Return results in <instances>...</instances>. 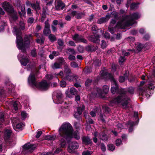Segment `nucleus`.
<instances>
[{"label":"nucleus","mask_w":155,"mask_h":155,"mask_svg":"<svg viewBox=\"0 0 155 155\" xmlns=\"http://www.w3.org/2000/svg\"><path fill=\"white\" fill-rule=\"evenodd\" d=\"M31 7L36 12L41 9L40 3L37 1L35 3L31 4Z\"/></svg>","instance_id":"obj_22"},{"label":"nucleus","mask_w":155,"mask_h":155,"mask_svg":"<svg viewBox=\"0 0 155 155\" xmlns=\"http://www.w3.org/2000/svg\"><path fill=\"white\" fill-rule=\"evenodd\" d=\"M97 47H95L92 45H88L86 47V50L88 52H92L97 50Z\"/></svg>","instance_id":"obj_23"},{"label":"nucleus","mask_w":155,"mask_h":155,"mask_svg":"<svg viewBox=\"0 0 155 155\" xmlns=\"http://www.w3.org/2000/svg\"><path fill=\"white\" fill-rule=\"evenodd\" d=\"M73 16H75L77 19H81L82 18V16L84 15V14L82 12H77L75 11H73L70 14Z\"/></svg>","instance_id":"obj_20"},{"label":"nucleus","mask_w":155,"mask_h":155,"mask_svg":"<svg viewBox=\"0 0 155 155\" xmlns=\"http://www.w3.org/2000/svg\"><path fill=\"white\" fill-rule=\"evenodd\" d=\"M32 37L31 34L26 35L24 39H16V43L18 48L21 50V51L25 53L26 52V48H28L30 45V38Z\"/></svg>","instance_id":"obj_5"},{"label":"nucleus","mask_w":155,"mask_h":155,"mask_svg":"<svg viewBox=\"0 0 155 155\" xmlns=\"http://www.w3.org/2000/svg\"><path fill=\"white\" fill-rule=\"evenodd\" d=\"M2 7L9 14L13 13L15 12L13 7L9 2L5 1L2 4Z\"/></svg>","instance_id":"obj_9"},{"label":"nucleus","mask_w":155,"mask_h":155,"mask_svg":"<svg viewBox=\"0 0 155 155\" xmlns=\"http://www.w3.org/2000/svg\"><path fill=\"white\" fill-rule=\"evenodd\" d=\"M29 60L28 58L27 57H24L21 58L20 61V62L21 64L24 66H26L27 64L29 62Z\"/></svg>","instance_id":"obj_27"},{"label":"nucleus","mask_w":155,"mask_h":155,"mask_svg":"<svg viewBox=\"0 0 155 155\" xmlns=\"http://www.w3.org/2000/svg\"><path fill=\"white\" fill-rule=\"evenodd\" d=\"M24 125L23 123H20L16 125L15 128L14 129L17 131H21L23 130V127Z\"/></svg>","instance_id":"obj_26"},{"label":"nucleus","mask_w":155,"mask_h":155,"mask_svg":"<svg viewBox=\"0 0 155 155\" xmlns=\"http://www.w3.org/2000/svg\"><path fill=\"white\" fill-rule=\"evenodd\" d=\"M91 152L89 151H84L83 152L82 155H91L92 154Z\"/></svg>","instance_id":"obj_64"},{"label":"nucleus","mask_w":155,"mask_h":155,"mask_svg":"<svg viewBox=\"0 0 155 155\" xmlns=\"http://www.w3.org/2000/svg\"><path fill=\"white\" fill-rule=\"evenodd\" d=\"M82 35H79L78 34H75L72 36V39L76 43L79 42V41Z\"/></svg>","instance_id":"obj_28"},{"label":"nucleus","mask_w":155,"mask_h":155,"mask_svg":"<svg viewBox=\"0 0 155 155\" xmlns=\"http://www.w3.org/2000/svg\"><path fill=\"white\" fill-rule=\"evenodd\" d=\"M68 144V150L70 153H71L73 150H74L78 148V143L77 142H71V141L69 143H67Z\"/></svg>","instance_id":"obj_14"},{"label":"nucleus","mask_w":155,"mask_h":155,"mask_svg":"<svg viewBox=\"0 0 155 155\" xmlns=\"http://www.w3.org/2000/svg\"><path fill=\"white\" fill-rule=\"evenodd\" d=\"M52 98L54 103L57 104H61L64 101L63 95L59 90L54 91Z\"/></svg>","instance_id":"obj_6"},{"label":"nucleus","mask_w":155,"mask_h":155,"mask_svg":"<svg viewBox=\"0 0 155 155\" xmlns=\"http://www.w3.org/2000/svg\"><path fill=\"white\" fill-rule=\"evenodd\" d=\"M99 138L102 140L107 141L108 139V136L105 133L104 131L99 134Z\"/></svg>","instance_id":"obj_24"},{"label":"nucleus","mask_w":155,"mask_h":155,"mask_svg":"<svg viewBox=\"0 0 155 155\" xmlns=\"http://www.w3.org/2000/svg\"><path fill=\"white\" fill-rule=\"evenodd\" d=\"M107 148L109 150L113 151L115 149V147L112 144H109L107 145Z\"/></svg>","instance_id":"obj_38"},{"label":"nucleus","mask_w":155,"mask_h":155,"mask_svg":"<svg viewBox=\"0 0 155 155\" xmlns=\"http://www.w3.org/2000/svg\"><path fill=\"white\" fill-rule=\"evenodd\" d=\"M115 144L117 146H119L122 143V140L120 139H117L115 141Z\"/></svg>","instance_id":"obj_53"},{"label":"nucleus","mask_w":155,"mask_h":155,"mask_svg":"<svg viewBox=\"0 0 155 155\" xmlns=\"http://www.w3.org/2000/svg\"><path fill=\"white\" fill-rule=\"evenodd\" d=\"M36 87L41 91H46L49 88V84L46 80H43L38 83Z\"/></svg>","instance_id":"obj_8"},{"label":"nucleus","mask_w":155,"mask_h":155,"mask_svg":"<svg viewBox=\"0 0 155 155\" xmlns=\"http://www.w3.org/2000/svg\"><path fill=\"white\" fill-rule=\"evenodd\" d=\"M102 108L105 112L109 113L111 111L109 107L107 106H103Z\"/></svg>","instance_id":"obj_50"},{"label":"nucleus","mask_w":155,"mask_h":155,"mask_svg":"<svg viewBox=\"0 0 155 155\" xmlns=\"http://www.w3.org/2000/svg\"><path fill=\"white\" fill-rule=\"evenodd\" d=\"M35 147L36 146L35 145L30 143L25 144L23 146V148L24 150L29 151L30 153H32Z\"/></svg>","instance_id":"obj_12"},{"label":"nucleus","mask_w":155,"mask_h":155,"mask_svg":"<svg viewBox=\"0 0 155 155\" xmlns=\"http://www.w3.org/2000/svg\"><path fill=\"white\" fill-rule=\"evenodd\" d=\"M91 30L93 31V34H98L97 33L100 31L101 32L102 30H100L99 29H98L97 26L95 25H94L92 26L91 28Z\"/></svg>","instance_id":"obj_30"},{"label":"nucleus","mask_w":155,"mask_h":155,"mask_svg":"<svg viewBox=\"0 0 155 155\" xmlns=\"http://www.w3.org/2000/svg\"><path fill=\"white\" fill-rule=\"evenodd\" d=\"M127 91V92L130 94H132L134 93V90L132 87H130L128 89L127 91Z\"/></svg>","instance_id":"obj_51"},{"label":"nucleus","mask_w":155,"mask_h":155,"mask_svg":"<svg viewBox=\"0 0 155 155\" xmlns=\"http://www.w3.org/2000/svg\"><path fill=\"white\" fill-rule=\"evenodd\" d=\"M56 138L55 135H46L45 137V140L50 141H53Z\"/></svg>","instance_id":"obj_31"},{"label":"nucleus","mask_w":155,"mask_h":155,"mask_svg":"<svg viewBox=\"0 0 155 155\" xmlns=\"http://www.w3.org/2000/svg\"><path fill=\"white\" fill-rule=\"evenodd\" d=\"M31 54L33 57H36L37 56V53L35 50H32L31 51Z\"/></svg>","instance_id":"obj_61"},{"label":"nucleus","mask_w":155,"mask_h":155,"mask_svg":"<svg viewBox=\"0 0 155 155\" xmlns=\"http://www.w3.org/2000/svg\"><path fill=\"white\" fill-rule=\"evenodd\" d=\"M64 72L65 75L69 74L71 73V71L68 67H65L64 69Z\"/></svg>","instance_id":"obj_36"},{"label":"nucleus","mask_w":155,"mask_h":155,"mask_svg":"<svg viewBox=\"0 0 155 155\" xmlns=\"http://www.w3.org/2000/svg\"><path fill=\"white\" fill-rule=\"evenodd\" d=\"M29 85L33 87H35L38 83L36 80L35 75L32 73L30 74L28 78Z\"/></svg>","instance_id":"obj_10"},{"label":"nucleus","mask_w":155,"mask_h":155,"mask_svg":"<svg viewBox=\"0 0 155 155\" xmlns=\"http://www.w3.org/2000/svg\"><path fill=\"white\" fill-rule=\"evenodd\" d=\"M56 1H57L55 5V9L57 11L63 10L65 7V4L62 1H57V0L55 1V2Z\"/></svg>","instance_id":"obj_13"},{"label":"nucleus","mask_w":155,"mask_h":155,"mask_svg":"<svg viewBox=\"0 0 155 155\" xmlns=\"http://www.w3.org/2000/svg\"><path fill=\"white\" fill-rule=\"evenodd\" d=\"M18 104L17 102L16 101H15L14 103H13V106L14 108V109L15 111L18 110Z\"/></svg>","instance_id":"obj_54"},{"label":"nucleus","mask_w":155,"mask_h":155,"mask_svg":"<svg viewBox=\"0 0 155 155\" xmlns=\"http://www.w3.org/2000/svg\"><path fill=\"white\" fill-rule=\"evenodd\" d=\"M104 37L107 39H109L110 38V34L108 32H105Z\"/></svg>","instance_id":"obj_59"},{"label":"nucleus","mask_w":155,"mask_h":155,"mask_svg":"<svg viewBox=\"0 0 155 155\" xmlns=\"http://www.w3.org/2000/svg\"><path fill=\"white\" fill-rule=\"evenodd\" d=\"M100 148L101 150L103 152H105L106 151V147L104 143H100Z\"/></svg>","instance_id":"obj_46"},{"label":"nucleus","mask_w":155,"mask_h":155,"mask_svg":"<svg viewBox=\"0 0 155 155\" xmlns=\"http://www.w3.org/2000/svg\"><path fill=\"white\" fill-rule=\"evenodd\" d=\"M109 91V87L106 85L104 86L103 87V91L102 89L100 88H98L97 89V93L100 96H101L102 95V91H103V92L105 94H107L108 92Z\"/></svg>","instance_id":"obj_19"},{"label":"nucleus","mask_w":155,"mask_h":155,"mask_svg":"<svg viewBox=\"0 0 155 155\" xmlns=\"http://www.w3.org/2000/svg\"><path fill=\"white\" fill-rule=\"evenodd\" d=\"M61 65L60 64L57 62H55L52 66V68L54 69H58L60 68Z\"/></svg>","instance_id":"obj_47"},{"label":"nucleus","mask_w":155,"mask_h":155,"mask_svg":"<svg viewBox=\"0 0 155 155\" xmlns=\"http://www.w3.org/2000/svg\"><path fill=\"white\" fill-rule=\"evenodd\" d=\"M63 138L59 140V144L61 147L64 148L65 147L67 142V140L65 138Z\"/></svg>","instance_id":"obj_25"},{"label":"nucleus","mask_w":155,"mask_h":155,"mask_svg":"<svg viewBox=\"0 0 155 155\" xmlns=\"http://www.w3.org/2000/svg\"><path fill=\"white\" fill-rule=\"evenodd\" d=\"M21 10L23 16L26 15L25 6L24 5H22L21 6Z\"/></svg>","instance_id":"obj_40"},{"label":"nucleus","mask_w":155,"mask_h":155,"mask_svg":"<svg viewBox=\"0 0 155 155\" xmlns=\"http://www.w3.org/2000/svg\"><path fill=\"white\" fill-rule=\"evenodd\" d=\"M21 117L22 120H25L27 117V113L24 111H23L21 113Z\"/></svg>","instance_id":"obj_42"},{"label":"nucleus","mask_w":155,"mask_h":155,"mask_svg":"<svg viewBox=\"0 0 155 155\" xmlns=\"http://www.w3.org/2000/svg\"><path fill=\"white\" fill-rule=\"evenodd\" d=\"M27 13L28 16H31L33 14L32 12H31V9L30 8H28Z\"/></svg>","instance_id":"obj_63"},{"label":"nucleus","mask_w":155,"mask_h":155,"mask_svg":"<svg viewBox=\"0 0 155 155\" xmlns=\"http://www.w3.org/2000/svg\"><path fill=\"white\" fill-rule=\"evenodd\" d=\"M150 38V36L148 33L146 34L143 37V39L145 41H147L149 40Z\"/></svg>","instance_id":"obj_43"},{"label":"nucleus","mask_w":155,"mask_h":155,"mask_svg":"<svg viewBox=\"0 0 155 155\" xmlns=\"http://www.w3.org/2000/svg\"><path fill=\"white\" fill-rule=\"evenodd\" d=\"M17 13L16 12H15L9 15V16L12 18L13 20L15 21L18 18L17 15Z\"/></svg>","instance_id":"obj_29"},{"label":"nucleus","mask_w":155,"mask_h":155,"mask_svg":"<svg viewBox=\"0 0 155 155\" xmlns=\"http://www.w3.org/2000/svg\"><path fill=\"white\" fill-rule=\"evenodd\" d=\"M84 73L86 74H88L91 73V70L90 68L88 67H87L86 68L84 69Z\"/></svg>","instance_id":"obj_62"},{"label":"nucleus","mask_w":155,"mask_h":155,"mask_svg":"<svg viewBox=\"0 0 155 155\" xmlns=\"http://www.w3.org/2000/svg\"><path fill=\"white\" fill-rule=\"evenodd\" d=\"M101 48L103 49H104L106 48L107 45L105 41L104 40L101 41Z\"/></svg>","instance_id":"obj_52"},{"label":"nucleus","mask_w":155,"mask_h":155,"mask_svg":"<svg viewBox=\"0 0 155 155\" xmlns=\"http://www.w3.org/2000/svg\"><path fill=\"white\" fill-rule=\"evenodd\" d=\"M12 133V130H10L7 129L6 130L5 133V136L7 139L10 138L11 134Z\"/></svg>","instance_id":"obj_32"},{"label":"nucleus","mask_w":155,"mask_h":155,"mask_svg":"<svg viewBox=\"0 0 155 155\" xmlns=\"http://www.w3.org/2000/svg\"><path fill=\"white\" fill-rule=\"evenodd\" d=\"M25 29V26L24 25H20L18 27L15 26L14 27L13 30L15 33L16 39H23L21 37V31L24 30Z\"/></svg>","instance_id":"obj_7"},{"label":"nucleus","mask_w":155,"mask_h":155,"mask_svg":"<svg viewBox=\"0 0 155 155\" xmlns=\"http://www.w3.org/2000/svg\"><path fill=\"white\" fill-rule=\"evenodd\" d=\"M100 119L102 123H106V122L103 117L102 113H100Z\"/></svg>","instance_id":"obj_57"},{"label":"nucleus","mask_w":155,"mask_h":155,"mask_svg":"<svg viewBox=\"0 0 155 155\" xmlns=\"http://www.w3.org/2000/svg\"><path fill=\"white\" fill-rule=\"evenodd\" d=\"M126 127L129 128V133H131L134 130V127L135 125V123L134 122L129 120L125 124Z\"/></svg>","instance_id":"obj_17"},{"label":"nucleus","mask_w":155,"mask_h":155,"mask_svg":"<svg viewBox=\"0 0 155 155\" xmlns=\"http://www.w3.org/2000/svg\"><path fill=\"white\" fill-rule=\"evenodd\" d=\"M144 45L141 43H139L136 47V49L138 52H140L143 48Z\"/></svg>","instance_id":"obj_33"},{"label":"nucleus","mask_w":155,"mask_h":155,"mask_svg":"<svg viewBox=\"0 0 155 155\" xmlns=\"http://www.w3.org/2000/svg\"><path fill=\"white\" fill-rule=\"evenodd\" d=\"M78 78V77L77 75L74 74L71 75L69 74L65 75L64 77V79L67 80L69 82H77Z\"/></svg>","instance_id":"obj_15"},{"label":"nucleus","mask_w":155,"mask_h":155,"mask_svg":"<svg viewBox=\"0 0 155 155\" xmlns=\"http://www.w3.org/2000/svg\"><path fill=\"white\" fill-rule=\"evenodd\" d=\"M71 66L74 68H77L78 67V64L74 61H72L71 62Z\"/></svg>","instance_id":"obj_58"},{"label":"nucleus","mask_w":155,"mask_h":155,"mask_svg":"<svg viewBox=\"0 0 155 155\" xmlns=\"http://www.w3.org/2000/svg\"><path fill=\"white\" fill-rule=\"evenodd\" d=\"M110 16L109 14H108V15H106L105 17L100 18L97 21V23L99 24H102L107 22L110 19Z\"/></svg>","instance_id":"obj_18"},{"label":"nucleus","mask_w":155,"mask_h":155,"mask_svg":"<svg viewBox=\"0 0 155 155\" xmlns=\"http://www.w3.org/2000/svg\"><path fill=\"white\" fill-rule=\"evenodd\" d=\"M100 36L101 35L99 34L91 35L89 37V40L94 43L99 44L100 42L99 39Z\"/></svg>","instance_id":"obj_11"},{"label":"nucleus","mask_w":155,"mask_h":155,"mask_svg":"<svg viewBox=\"0 0 155 155\" xmlns=\"http://www.w3.org/2000/svg\"><path fill=\"white\" fill-rule=\"evenodd\" d=\"M49 20L47 19L45 22V27L46 28H50V25L48 23Z\"/></svg>","instance_id":"obj_60"},{"label":"nucleus","mask_w":155,"mask_h":155,"mask_svg":"<svg viewBox=\"0 0 155 155\" xmlns=\"http://www.w3.org/2000/svg\"><path fill=\"white\" fill-rule=\"evenodd\" d=\"M94 63L95 66L99 67L101 65V61L98 58H96L94 61Z\"/></svg>","instance_id":"obj_39"},{"label":"nucleus","mask_w":155,"mask_h":155,"mask_svg":"<svg viewBox=\"0 0 155 155\" xmlns=\"http://www.w3.org/2000/svg\"><path fill=\"white\" fill-rule=\"evenodd\" d=\"M116 28H117H117H115V26L114 27L111 28H110L109 27L108 28L109 31L112 34H114V29Z\"/></svg>","instance_id":"obj_56"},{"label":"nucleus","mask_w":155,"mask_h":155,"mask_svg":"<svg viewBox=\"0 0 155 155\" xmlns=\"http://www.w3.org/2000/svg\"><path fill=\"white\" fill-rule=\"evenodd\" d=\"M111 87L110 91L112 93L114 94L116 92L119 94L116 97L114 98L112 100V103H121L122 106L125 107V108H127L128 107V101L130 99L129 97L126 96L127 91L123 88L119 89L118 85H115Z\"/></svg>","instance_id":"obj_2"},{"label":"nucleus","mask_w":155,"mask_h":155,"mask_svg":"<svg viewBox=\"0 0 155 155\" xmlns=\"http://www.w3.org/2000/svg\"><path fill=\"white\" fill-rule=\"evenodd\" d=\"M48 37L49 40L51 42H54L57 40L56 38L54 35L51 34L48 35Z\"/></svg>","instance_id":"obj_34"},{"label":"nucleus","mask_w":155,"mask_h":155,"mask_svg":"<svg viewBox=\"0 0 155 155\" xmlns=\"http://www.w3.org/2000/svg\"><path fill=\"white\" fill-rule=\"evenodd\" d=\"M125 78L123 76H120L119 77V81L121 83H123L125 81Z\"/></svg>","instance_id":"obj_55"},{"label":"nucleus","mask_w":155,"mask_h":155,"mask_svg":"<svg viewBox=\"0 0 155 155\" xmlns=\"http://www.w3.org/2000/svg\"><path fill=\"white\" fill-rule=\"evenodd\" d=\"M139 4L138 3L133 2L130 4V9L131 10L136 8Z\"/></svg>","instance_id":"obj_41"},{"label":"nucleus","mask_w":155,"mask_h":155,"mask_svg":"<svg viewBox=\"0 0 155 155\" xmlns=\"http://www.w3.org/2000/svg\"><path fill=\"white\" fill-rule=\"evenodd\" d=\"M45 38L44 37L42 36L40 39L37 38L36 40V42L38 44H40L42 45L44 43V41L45 40Z\"/></svg>","instance_id":"obj_37"},{"label":"nucleus","mask_w":155,"mask_h":155,"mask_svg":"<svg viewBox=\"0 0 155 155\" xmlns=\"http://www.w3.org/2000/svg\"><path fill=\"white\" fill-rule=\"evenodd\" d=\"M92 81V80L89 79H87L85 82V86L86 87H88L90 86L91 85Z\"/></svg>","instance_id":"obj_45"},{"label":"nucleus","mask_w":155,"mask_h":155,"mask_svg":"<svg viewBox=\"0 0 155 155\" xmlns=\"http://www.w3.org/2000/svg\"><path fill=\"white\" fill-rule=\"evenodd\" d=\"M147 78L150 81L148 85L145 86L143 87H139L138 90L139 91V95L143 96L145 95L148 98L150 97V95L148 94V92L152 91V93H153L155 87V69L153 71L152 75H149ZM149 92L151 94V92Z\"/></svg>","instance_id":"obj_3"},{"label":"nucleus","mask_w":155,"mask_h":155,"mask_svg":"<svg viewBox=\"0 0 155 155\" xmlns=\"http://www.w3.org/2000/svg\"><path fill=\"white\" fill-rule=\"evenodd\" d=\"M126 59L124 56H120L119 60L120 63L122 64L125 61Z\"/></svg>","instance_id":"obj_49"},{"label":"nucleus","mask_w":155,"mask_h":155,"mask_svg":"<svg viewBox=\"0 0 155 155\" xmlns=\"http://www.w3.org/2000/svg\"><path fill=\"white\" fill-rule=\"evenodd\" d=\"M113 17L114 19L117 20H120V21H118L115 26V28L118 29H126L127 27H130L132 25L131 22L129 20L124 21L127 19L129 18L128 15L120 16L118 12L114 11L113 13Z\"/></svg>","instance_id":"obj_4"},{"label":"nucleus","mask_w":155,"mask_h":155,"mask_svg":"<svg viewBox=\"0 0 155 155\" xmlns=\"http://www.w3.org/2000/svg\"><path fill=\"white\" fill-rule=\"evenodd\" d=\"M51 30L50 28L44 29L43 31L44 34L45 36H47L48 35L51 33Z\"/></svg>","instance_id":"obj_44"},{"label":"nucleus","mask_w":155,"mask_h":155,"mask_svg":"<svg viewBox=\"0 0 155 155\" xmlns=\"http://www.w3.org/2000/svg\"><path fill=\"white\" fill-rule=\"evenodd\" d=\"M69 92L71 94L75 95H77L78 94V91L74 87L71 88Z\"/></svg>","instance_id":"obj_35"},{"label":"nucleus","mask_w":155,"mask_h":155,"mask_svg":"<svg viewBox=\"0 0 155 155\" xmlns=\"http://www.w3.org/2000/svg\"><path fill=\"white\" fill-rule=\"evenodd\" d=\"M84 109V107H78L77 108V113H78L79 115L82 114L83 111Z\"/></svg>","instance_id":"obj_48"},{"label":"nucleus","mask_w":155,"mask_h":155,"mask_svg":"<svg viewBox=\"0 0 155 155\" xmlns=\"http://www.w3.org/2000/svg\"><path fill=\"white\" fill-rule=\"evenodd\" d=\"M73 129L71 125L68 123L62 124L59 129V134L60 136L65 138L68 143H69L72 138L74 137L77 140L80 139V136L78 130L73 132Z\"/></svg>","instance_id":"obj_1"},{"label":"nucleus","mask_w":155,"mask_h":155,"mask_svg":"<svg viewBox=\"0 0 155 155\" xmlns=\"http://www.w3.org/2000/svg\"><path fill=\"white\" fill-rule=\"evenodd\" d=\"M140 17L139 13L137 12L134 13L130 15V20L131 21H134L138 19Z\"/></svg>","instance_id":"obj_21"},{"label":"nucleus","mask_w":155,"mask_h":155,"mask_svg":"<svg viewBox=\"0 0 155 155\" xmlns=\"http://www.w3.org/2000/svg\"><path fill=\"white\" fill-rule=\"evenodd\" d=\"M82 143L85 145H92L93 143L91 139L87 136H83L81 137Z\"/></svg>","instance_id":"obj_16"}]
</instances>
